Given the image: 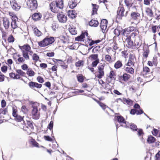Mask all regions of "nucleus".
<instances>
[{"label":"nucleus","mask_w":160,"mask_h":160,"mask_svg":"<svg viewBox=\"0 0 160 160\" xmlns=\"http://www.w3.org/2000/svg\"><path fill=\"white\" fill-rule=\"evenodd\" d=\"M19 49L21 50L22 55L26 60H29L30 57L29 55L31 56L33 53L31 47L28 44H24L23 46H18Z\"/></svg>","instance_id":"1"},{"label":"nucleus","mask_w":160,"mask_h":160,"mask_svg":"<svg viewBox=\"0 0 160 160\" xmlns=\"http://www.w3.org/2000/svg\"><path fill=\"white\" fill-rule=\"evenodd\" d=\"M135 63L134 58L132 57H129L128 62L125 64L124 67V70L126 73L131 75L134 74V69L132 67L134 66Z\"/></svg>","instance_id":"2"},{"label":"nucleus","mask_w":160,"mask_h":160,"mask_svg":"<svg viewBox=\"0 0 160 160\" xmlns=\"http://www.w3.org/2000/svg\"><path fill=\"white\" fill-rule=\"evenodd\" d=\"M55 38L52 37L47 36L42 40L38 42V44L40 47H46L52 44L55 42Z\"/></svg>","instance_id":"3"},{"label":"nucleus","mask_w":160,"mask_h":160,"mask_svg":"<svg viewBox=\"0 0 160 160\" xmlns=\"http://www.w3.org/2000/svg\"><path fill=\"white\" fill-rule=\"evenodd\" d=\"M120 6L118 8L117 11V18L121 20L123 17H126L128 13V11H126L125 14L124 12L125 11L124 5L121 4L120 1L119 2Z\"/></svg>","instance_id":"4"},{"label":"nucleus","mask_w":160,"mask_h":160,"mask_svg":"<svg viewBox=\"0 0 160 160\" xmlns=\"http://www.w3.org/2000/svg\"><path fill=\"white\" fill-rule=\"evenodd\" d=\"M16 73L12 72L9 74L10 78L14 79H21L23 80L22 78L21 79V77H25L26 75V73L21 69H16Z\"/></svg>","instance_id":"5"},{"label":"nucleus","mask_w":160,"mask_h":160,"mask_svg":"<svg viewBox=\"0 0 160 160\" xmlns=\"http://www.w3.org/2000/svg\"><path fill=\"white\" fill-rule=\"evenodd\" d=\"M106 65L105 63H101L98 66L96 73L98 78H101L104 75V69Z\"/></svg>","instance_id":"6"},{"label":"nucleus","mask_w":160,"mask_h":160,"mask_svg":"<svg viewBox=\"0 0 160 160\" xmlns=\"http://www.w3.org/2000/svg\"><path fill=\"white\" fill-rule=\"evenodd\" d=\"M28 8L31 12L35 11L38 7V2L37 0H28L26 2Z\"/></svg>","instance_id":"7"},{"label":"nucleus","mask_w":160,"mask_h":160,"mask_svg":"<svg viewBox=\"0 0 160 160\" xmlns=\"http://www.w3.org/2000/svg\"><path fill=\"white\" fill-rule=\"evenodd\" d=\"M33 122L29 120H27V123L23 127V129L28 134L32 133L34 130Z\"/></svg>","instance_id":"8"},{"label":"nucleus","mask_w":160,"mask_h":160,"mask_svg":"<svg viewBox=\"0 0 160 160\" xmlns=\"http://www.w3.org/2000/svg\"><path fill=\"white\" fill-rule=\"evenodd\" d=\"M116 72L113 70H111L109 75H107L106 80V82L107 84L111 83L113 84L116 79Z\"/></svg>","instance_id":"9"},{"label":"nucleus","mask_w":160,"mask_h":160,"mask_svg":"<svg viewBox=\"0 0 160 160\" xmlns=\"http://www.w3.org/2000/svg\"><path fill=\"white\" fill-rule=\"evenodd\" d=\"M32 108L31 112L32 118L34 119H38L40 116V109H38V106L35 105H32Z\"/></svg>","instance_id":"10"},{"label":"nucleus","mask_w":160,"mask_h":160,"mask_svg":"<svg viewBox=\"0 0 160 160\" xmlns=\"http://www.w3.org/2000/svg\"><path fill=\"white\" fill-rule=\"evenodd\" d=\"M88 35L87 30L86 31H83L80 36L75 38V40L78 42H84L85 40H86V37L87 39L90 40V39L89 38Z\"/></svg>","instance_id":"11"},{"label":"nucleus","mask_w":160,"mask_h":160,"mask_svg":"<svg viewBox=\"0 0 160 160\" xmlns=\"http://www.w3.org/2000/svg\"><path fill=\"white\" fill-rule=\"evenodd\" d=\"M28 85L30 88L35 91L40 89L42 87L41 84L32 81H30L28 83Z\"/></svg>","instance_id":"12"},{"label":"nucleus","mask_w":160,"mask_h":160,"mask_svg":"<svg viewBox=\"0 0 160 160\" xmlns=\"http://www.w3.org/2000/svg\"><path fill=\"white\" fill-rule=\"evenodd\" d=\"M131 77V76L130 74L124 73L122 75L118 76V79L121 82H126L130 79Z\"/></svg>","instance_id":"13"},{"label":"nucleus","mask_w":160,"mask_h":160,"mask_svg":"<svg viewBox=\"0 0 160 160\" xmlns=\"http://www.w3.org/2000/svg\"><path fill=\"white\" fill-rule=\"evenodd\" d=\"M128 30L130 31V33L132 32L130 34V36H132V38H135V37L139 34V30L136 27L133 26L130 27Z\"/></svg>","instance_id":"14"},{"label":"nucleus","mask_w":160,"mask_h":160,"mask_svg":"<svg viewBox=\"0 0 160 160\" xmlns=\"http://www.w3.org/2000/svg\"><path fill=\"white\" fill-rule=\"evenodd\" d=\"M50 9L51 11L54 13H58L61 9L57 6L54 2H51L49 4Z\"/></svg>","instance_id":"15"},{"label":"nucleus","mask_w":160,"mask_h":160,"mask_svg":"<svg viewBox=\"0 0 160 160\" xmlns=\"http://www.w3.org/2000/svg\"><path fill=\"white\" fill-rule=\"evenodd\" d=\"M132 38V36H130L128 38H125V39L127 43L126 45V47L128 48L133 49L134 42L131 39Z\"/></svg>","instance_id":"16"},{"label":"nucleus","mask_w":160,"mask_h":160,"mask_svg":"<svg viewBox=\"0 0 160 160\" xmlns=\"http://www.w3.org/2000/svg\"><path fill=\"white\" fill-rule=\"evenodd\" d=\"M61 12V13L59 12L57 15L58 20L61 23L65 22L67 20V16L62 13V12Z\"/></svg>","instance_id":"17"},{"label":"nucleus","mask_w":160,"mask_h":160,"mask_svg":"<svg viewBox=\"0 0 160 160\" xmlns=\"http://www.w3.org/2000/svg\"><path fill=\"white\" fill-rule=\"evenodd\" d=\"M131 19L135 21L139 20L140 18V14L137 12H131L130 14Z\"/></svg>","instance_id":"18"},{"label":"nucleus","mask_w":160,"mask_h":160,"mask_svg":"<svg viewBox=\"0 0 160 160\" xmlns=\"http://www.w3.org/2000/svg\"><path fill=\"white\" fill-rule=\"evenodd\" d=\"M108 21L106 19H102L101 20L100 23V27L102 32H104L107 27Z\"/></svg>","instance_id":"19"},{"label":"nucleus","mask_w":160,"mask_h":160,"mask_svg":"<svg viewBox=\"0 0 160 160\" xmlns=\"http://www.w3.org/2000/svg\"><path fill=\"white\" fill-rule=\"evenodd\" d=\"M17 57L18 58L16 57H13L14 59L17 64H19L24 62L25 59L23 57H21L20 54L18 55Z\"/></svg>","instance_id":"20"},{"label":"nucleus","mask_w":160,"mask_h":160,"mask_svg":"<svg viewBox=\"0 0 160 160\" xmlns=\"http://www.w3.org/2000/svg\"><path fill=\"white\" fill-rule=\"evenodd\" d=\"M42 17V15L39 12H35L32 16V18L34 21H37L40 20Z\"/></svg>","instance_id":"21"},{"label":"nucleus","mask_w":160,"mask_h":160,"mask_svg":"<svg viewBox=\"0 0 160 160\" xmlns=\"http://www.w3.org/2000/svg\"><path fill=\"white\" fill-rule=\"evenodd\" d=\"M151 70L147 66H143V70L141 72V73L143 76L147 77V75L150 73Z\"/></svg>","instance_id":"22"},{"label":"nucleus","mask_w":160,"mask_h":160,"mask_svg":"<svg viewBox=\"0 0 160 160\" xmlns=\"http://www.w3.org/2000/svg\"><path fill=\"white\" fill-rule=\"evenodd\" d=\"M115 120L117 121L119 123H123L126 124V121L125 120L124 118L122 116H115L114 117Z\"/></svg>","instance_id":"23"},{"label":"nucleus","mask_w":160,"mask_h":160,"mask_svg":"<svg viewBox=\"0 0 160 160\" xmlns=\"http://www.w3.org/2000/svg\"><path fill=\"white\" fill-rule=\"evenodd\" d=\"M30 143L32 145L33 147L38 148H42L44 149H46V148L42 146H39V143L34 139L32 138L30 141Z\"/></svg>","instance_id":"24"},{"label":"nucleus","mask_w":160,"mask_h":160,"mask_svg":"<svg viewBox=\"0 0 160 160\" xmlns=\"http://www.w3.org/2000/svg\"><path fill=\"white\" fill-rule=\"evenodd\" d=\"M12 8L16 11H18L21 8V6L16 1H13L11 4Z\"/></svg>","instance_id":"25"},{"label":"nucleus","mask_w":160,"mask_h":160,"mask_svg":"<svg viewBox=\"0 0 160 160\" xmlns=\"http://www.w3.org/2000/svg\"><path fill=\"white\" fill-rule=\"evenodd\" d=\"M92 15H93L95 14H97V11L99 8V6L96 4H92Z\"/></svg>","instance_id":"26"},{"label":"nucleus","mask_w":160,"mask_h":160,"mask_svg":"<svg viewBox=\"0 0 160 160\" xmlns=\"http://www.w3.org/2000/svg\"><path fill=\"white\" fill-rule=\"evenodd\" d=\"M123 66L122 61L121 60H117L114 63V67L116 69L120 68Z\"/></svg>","instance_id":"27"},{"label":"nucleus","mask_w":160,"mask_h":160,"mask_svg":"<svg viewBox=\"0 0 160 160\" xmlns=\"http://www.w3.org/2000/svg\"><path fill=\"white\" fill-rule=\"evenodd\" d=\"M52 2H54L55 4L61 10L63 9V2L62 0H56L55 1H53Z\"/></svg>","instance_id":"28"},{"label":"nucleus","mask_w":160,"mask_h":160,"mask_svg":"<svg viewBox=\"0 0 160 160\" xmlns=\"http://www.w3.org/2000/svg\"><path fill=\"white\" fill-rule=\"evenodd\" d=\"M124 1L125 5L129 9L133 5L134 2L132 0H124Z\"/></svg>","instance_id":"29"},{"label":"nucleus","mask_w":160,"mask_h":160,"mask_svg":"<svg viewBox=\"0 0 160 160\" xmlns=\"http://www.w3.org/2000/svg\"><path fill=\"white\" fill-rule=\"evenodd\" d=\"M3 25L6 29H8L10 25L9 19L7 18H3Z\"/></svg>","instance_id":"30"},{"label":"nucleus","mask_w":160,"mask_h":160,"mask_svg":"<svg viewBox=\"0 0 160 160\" xmlns=\"http://www.w3.org/2000/svg\"><path fill=\"white\" fill-rule=\"evenodd\" d=\"M130 31L128 30V28L122 30V35L123 37L128 38L130 36Z\"/></svg>","instance_id":"31"},{"label":"nucleus","mask_w":160,"mask_h":160,"mask_svg":"<svg viewBox=\"0 0 160 160\" xmlns=\"http://www.w3.org/2000/svg\"><path fill=\"white\" fill-rule=\"evenodd\" d=\"M98 21L95 19H92L89 23V25L92 27H97L98 25Z\"/></svg>","instance_id":"32"},{"label":"nucleus","mask_w":160,"mask_h":160,"mask_svg":"<svg viewBox=\"0 0 160 160\" xmlns=\"http://www.w3.org/2000/svg\"><path fill=\"white\" fill-rule=\"evenodd\" d=\"M99 82V83L102 85V87L106 90L109 91L110 90L109 87H108L109 84L104 82L102 80H100Z\"/></svg>","instance_id":"33"},{"label":"nucleus","mask_w":160,"mask_h":160,"mask_svg":"<svg viewBox=\"0 0 160 160\" xmlns=\"http://www.w3.org/2000/svg\"><path fill=\"white\" fill-rule=\"evenodd\" d=\"M122 102L124 104H127L132 106L133 104V101L129 98L127 99L125 98H123Z\"/></svg>","instance_id":"34"},{"label":"nucleus","mask_w":160,"mask_h":160,"mask_svg":"<svg viewBox=\"0 0 160 160\" xmlns=\"http://www.w3.org/2000/svg\"><path fill=\"white\" fill-rule=\"evenodd\" d=\"M156 141V139L151 135L148 136L147 139V142L148 143H152Z\"/></svg>","instance_id":"35"},{"label":"nucleus","mask_w":160,"mask_h":160,"mask_svg":"<svg viewBox=\"0 0 160 160\" xmlns=\"http://www.w3.org/2000/svg\"><path fill=\"white\" fill-rule=\"evenodd\" d=\"M78 81L81 83L83 82L85 77L81 74H79L77 76Z\"/></svg>","instance_id":"36"},{"label":"nucleus","mask_w":160,"mask_h":160,"mask_svg":"<svg viewBox=\"0 0 160 160\" xmlns=\"http://www.w3.org/2000/svg\"><path fill=\"white\" fill-rule=\"evenodd\" d=\"M34 34L37 37H40L42 35V33L37 28H35L33 30Z\"/></svg>","instance_id":"37"},{"label":"nucleus","mask_w":160,"mask_h":160,"mask_svg":"<svg viewBox=\"0 0 160 160\" xmlns=\"http://www.w3.org/2000/svg\"><path fill=\"white\" fill-rule=\"evenodd\" d=\"M89 58L91 61L99 60L98 54L90 55L89 56Z\"/></svg>","instance_id":"38"},{"label":"nucleus","mask_w":160,"mask_h":160,"mask_svg":"<svg viewBox=\"0 0 160 160\" xmlns=\"http://www.w3.org/2000/svg\"><path fill=\"white\" fill-rule=\"evenodd\" d=\"M160 29V25H153L151 28L152 32L154 33H155L157 31H158Z\"/></svg>","instance_id":"39"},{"label":"nucleus","mask_w":160,"mask_h":160,"mask_svg":"<svg viewBox=\"0 0 160 160\" xmlns=\"http://www.w3.org/2000/svg\"><path fill=\"white\" fill-rule=\"evenodd\" d=\"M26 73L29 77H33L35 73L31 68H29L28 69Z\"/></svg>","instance_id":"40"},{"label":"nucleus","mask_w":160,"mask_h":160,"mask_svg":"<svg viewBox=\"0 0 160 160\" xmlns=\"http://www.w3.org/2000/svg\"><path fill=\"white\" fill-rule=\"evenodd\" d=\"M18 20V19L15 20H12V22L11 23V26L13 29H15L18 27L17 24V21Z\"/></svg>","instance_id":"41"},{"label":"nucleus","mask_w":160,"mask_h":160,"mask_svg":"<svg viewBox=\"0 0 160 160\" xmlns=\"http://www.w3.org/2000/svg\"><path fill=\"white\" fill-rule=\"evenodd\" d=\"M94 100L103 110H105L107 107H108L105 104L100 102L99 101L96 100V99H95Z\"/></svg>","instance_id":"42"},{"label":"nucleus","mask_w":160,"mask_h":160,"mask_svg":"<svg viewBox=\"0 0 160 160\" xmlns=\"http://www.w3.org/2000/svg\"><path fill=\"white\" fill-rule=\"evenodd\" d=\"M146 12L147 15L150 17H152L153 16V12L151 9L149 8H147Z\"/></svg>","instance_id":"43"},{"label":"nucleus","mask_w":160,"mask_h":160,"mask_svg":"<svg viewBox=\"0 0 160 160\" xmlns=\"http://www.w3.org/2000/svg\"><path fill=\"white\" fill-rule=\"evenodd\" d=\"M12 115L13 117L15 116L18 114V110L17 109V108L16 106H14L12 108Z\"/></svg>","instance_id":"44"},{"label":"nucleus","mask_w":160,"mask_h":160,"mask_svg":"<svg viewBox=\"0 0 160 160\" xmlns=\"http://www.w3.org/2000/svg\"><path fill=\"white\" fill-rule=\"evenodd\" d=\"M15 40V38L12 35H10L7 38V41L8 43H12Z\"/></svg>","instance_id":"45"},{"label":"nucleus","mask_w":160,"mask_h":160,"mask_svg":"<svg viewBox=\"0 0 160 160\" xmlns=\"http://www.w3.org/2000/svg\"><path fill=\"white\" fill-rule=\"evenodd\" d=\"M32 56V59L35 62H37L39 59V57L37 54L34 53H33Z\"/></svg>","instance_id":"46"},{"label":"nucleus","mask_w":160,"mask_h":160,"mask_svg":"<svg viewBox=\"0 0 160 160\" xmlns=\"http://www.w3.org/2000/svg\"><path fill=\"white\" fill-rule=\"evenodd\" d=\"M14 119L18 122H21L22 121H23L24 117H22L21 116L18 115L14 117Z\"/></svg>","instance_id":"47"},{"label":"nucleus","mask_w":160,"mask_h":160,"mask_svg":"<svg viewBox=\"0 0 160 160\" xmlns=\"http://www.w3.org/2000/svg\"><path fill=\"white\" fill-rule=\"evenodd\" d=\"M84 64V61L83 60H79L76 62L75 63V65L76 67H80L83 66Z\"/></svg>","instance_id":"48"},{"label":"nucleus","mask_w":160,"mask_h":160,"mask_svg":"<svg viewBox=\"0 0 160 160\" xmlns=\"http://www.w3.org/2000/svg\"><path fill=\"white\" fill-rule=\"evenodd\" d=\"M105 60L109 62H112V58L111 56L109 54H107L105 56Z\"/></svg>","instance_id":"49"},{"label":"nucleus","mask_w":160,"mask_h":160,"mask_svg":"<svg viewBox=\"0 0 160 160\" xmlns=\"http://www.w3.org/2000/svg\"><path fill=\"white\" fill-rule=\"evenodd\" d=\"M102 39L101 40H98L94 41L90 39V40L89 41H90L91 40V41L89 43V45L90 46H91L93 45L95 43H99L101 41H102Z\"/></svg>","instance_id":"50"},{"label":"nucleus","mask_w":160,"mask_h":160,"mask_svg":"<svg viewBox=\"0 0 160 160\" xmlns=\"http://www.w3.org/2000/svg\"><path fill=\"white\" fill-rule=\"evenodd\" d=\"M149 53V50L148 49H146L142 54L143 57L145 59H147L148 57V55Z\"/></svg>","instance_id":"51"},{"label":"nucleus","mask_w":160,"mask_h":160,"mask_svg":"<svg viewBox=\"0 0 160 160\" xmlns=\"http://www.w3.org/2000/svg\"><path fill=\"white\" fill-rule=\"evenodd\" d=\"M76 0H71V8H73L77 5Z\"/></svg>","instance_id":"52"},{"label":"nucleus","mask_w":160,"mask_h":160,"mask_svg":"<svg viewBox=\"0 0 160 160\" xmlns=\"http://www.w3.org/2000/svg\"><path fill=\"white\" fill-rule=\"evenodd\" d=\"M0 31L2 32V39L6 41V38L7 36V33L3 30V29H2Z\"/></svg>","instance_id":"53"},{"label":"nucleus","mask_w":160,"mask_h":160,"mask_svg":"<svg viewBox=\"0 0 160 160\" xmlns=\"http://www.w3.org/2000/svg\"><path fill=\"white\" fill-rule=\"evenodd\" d=\"M8 112L7 108H5L4 109H3L2 108L0 109V114L6 115Z\"/></svg>","instance_id":"54"},{"label":"nucleus","mask_w":160,"mask_h":160,"mask_svg":"<svg viewBox=\"0 0 160 160\" xmlns=\"http://www.w3.org/2000/svg\"><path fill=\"white\" fill-rule=\"evenodd\" d=\"M141 45V44H140L139 42L134 41V45L133 49H136L138 48H139Z\"/></svg>","instance_id":"55"},{"label":"nucleus","mask_w":160,"mask_h":160,"mask_svg":"<svg viewBox=\"0 0 160 160\" xmlns=\"http://www.w3.org/2000/svg\"><path fill=\"white\" fill-rule=\"evenodd\" d=\"M9 15L12 17V20H16L18 19V18L16 16V15L13 12H9Z\"/></svg>","instance_id":"56"},{"label":"nucleus","mask_w":160,"mask_h":160,"mask_svg":"<svg viewBox=\"0 0 160 160\" xmlns=\"http://www.w3.org/2000/svg\"><path fill=\"white\" fill-rule=\"evenodd\" d=\"M37 80L40 84L44 82V79L41 76H38L37 78Z\"/></svg>","instance_id":"57"},{"label":"nucleus","mask_w":160,"mask_h":160,"mask_svg":"<svg viewBox=\"0 0 160 160\" xmlns=\"http://www.w3.org/2000/svg\"><path fill=\"white\" fill-rule=\"evenodd\" d=\"M100 46H97L94 48L92 50V52L93 53H96L98 52L99 49L100 48Z\"/></svg>","instance_id":"58"},{"label":"nucleus","mask_w":160,"mask_h":160,"mask_svg":"<svg viewBox=\"0 0 160 160\" xmlns=\"http://www.w3.org/2000/svg\"><path fill=\"white\" fill-rule=\"evenodd\" d=\"M99 63V60H94L92 63V66L94 67H96Z\"/></svg>","instance_id":"59"},{"label":"nucleus","mask_w":160,"mask_h":160,"mask_svg":"<svg viewBox=\"0 0 160 160\" xmlns=\"http://www.w3.org/2000/svg\"><path fill=\"white\" fill-rule=\"evenodd\" d=\"M130 128L133 131H137L138 130L137 126L134 124H132L130 125Z\"/></svg>","instance_id":"60"},{"label":"nucleus","mask_w":160,"mask_h":160,"mask_svg":"<svg viewBox=\"0 0 160 160\" xmlns=\"http://www.w3.org/2000/svg\"><path fill=\"white\" fill-rule=\"evenodd\" d=\"M77 16V13L75 10H72V13L71 14V18H75Z\"/></svg>","instance_id":"61"},{"label":"nucleus","mask_w":160,"mask_h":160,"mask_svg":"<svg viewBox=\"0 0 160 160\" xmlns=\"http://www.w3.org/2000/svg\"><path fill=\"white\" fill-rule=\"evenodd\" d=\"M152 62L153 64V65L155 66L157 65L158 62L157 58L156 57H153Z\"/></svg>","instance_id":"62"},{"label":"nucleus","mask_w":160,"mask_h":160,"mask_svg":"<svg viewBox=\"0 0 160 160\" xmlns=\"http://www.w3.org/2000/svg\"><path fill=\"white\" fill-rule=\"evenodd\" d=\"M120 33V30L118 28H116L114 30V34L116 36H118Z\"/></svg>","instance_id":"63"},{"label":"nucleus","mask_w":160,"mask_h":160,"mask_svg":"<svg viewBox=\"0 0 160 160\" xmlns=\"http://www.w3.org/2000/svg\"><path fill=\"white\" fill-rule=\"evenodd\" d=\"M155 160H160V151L156 154L155 158Z\"/></svg>","instance_id":"64"}]
</instances>
